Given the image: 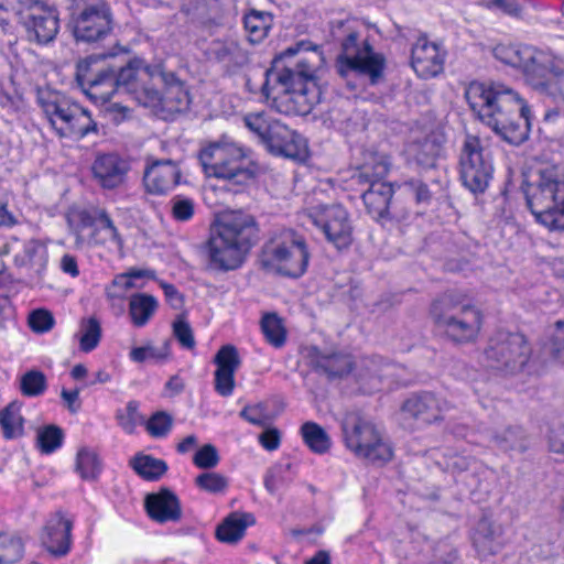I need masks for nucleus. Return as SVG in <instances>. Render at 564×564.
<instances>
[{"mask_svg": "<svg viewBox=\"0 0 564 564\" xmlns=\"http://www.w3.org/2000/svg\"><path fill=\"white\" fill-rule=\"evenodd\" d=\"M323 62V53L310 42L301 41L285 48L264 72L262 95L280 113L308 115L321 99L316 72Z\"/></svg>", "mask_w": 564, "mask_h": 564, "instance_id": "1", "label": "nucleus"}, {"mask_svg": "<svg viewBox=\"0 0 564 564\" xmlns=\"http://www.w3.org/2000/svg\"><path fill=\"white\" fill-rule=\"evenodd\" d=\"M105 55H89L78 62L76 79L94 99L108 101L113 94L131 95L145 106L158 100L156 78L162 64L150 65L142 57L134 56L117 66L106 62Z\"/></svg>", "mask_w": 564, "mask_h": 564, "instance_id": "2", "label": "nucleus"}, {"mask_svg": "<svg viewBox=\"0 0 564 564\" xmlns=\"http://www.w3.org/2000/svg\"><path fill=\"white\" fill-rule=\"evenodd\" d=\"M465 98L477 118L510 144L529 138V108L520 95L501 83L471 82Z\"/></svg>", "mask_w": 564, "mask_h": 564, "instance_id": "3", "label": "nucleus"}, {"mask_svg": "<svg viewBox=\"0 0 564 564\" xmlns=\"http://www.w3.org/2000/svg\"><path fill=\"white\" fill-rule=\"evenodd\" d=\"M259 226L254 217L242 210H232L223 216L216 235L208 240L210 264L223 271L241 265L245 256L259 240Z\"/></svg>", "mask_w": 564, "mask_h": 564, "instance_id": "4", "label": "nucleus"}, {"mask_svg": "<svg viewBox=\"0 0 564 564\" xmlns=\"http://www.w3.org/2000/svg\"><path fill=\"white\" fill-rule=\"evenodd\" d=\"M527 206L550 230L564 231V166L547 165L522 184Z\"/></svg>", "mask_w": 564, "mask_h": 564, "instance_id": "5", "label": "nucleus"}, {"mask_svg": "<svg viewBox=\"0 0 564 564\" xmlns=\"http://www.w3.org/2000/svg\"><path fill=\"white\" fill-rule=\"evenodd\" d=\"M431 316L437 329L455 344L476 340L482 325L478 308L453 293L446 292L431 305Z\"/></svg>", "mask_w": 564, "mask_h": 564, "instance_id": "6", "label": "nucleus"}, {"mask_svg": "<svg viewBox=\"0 0 564 564\" xmlns=\"http://www.w3.org/2000/svg\"><path fill=\"white\" fill-rule=\"evenodd\" d=\"M199 161L205 173L224 180V189L232 194L243 193L256 177L253 165L234 144H210L200 151Z\"/></svg>", "mask_w": 564, "mask_h": 564, "instance_id": "7", "label": "nucleus"}, {"mask_svg": "<svg viewBox=\"0 0 564 564\" xmlns=\"http://www.w3.org/2000/svg\"><path fill=\"white\" fill-rule=\"evenodd\" d=\"M310 257L304 237L294 230L284 229L264 242L260 263L269 272L297 279L306 272Z\"/></svg>", "mask_w": 564, "mask_h": 564, "instance_id": "8", "label": "nucleus"}, {"mask_svg": "<svg viewBox=\"0 0 564 564\" xmlns=\"http://www.w3.org/2000/svg\"><path fill=\"white\" fill-rule=\"evenodd\" d=\"M37 102L61 138L82 139L96 130L89 112L59 91L40 88Z\"/></svg>", "mask_w": 564, "mask_h": 564, "instance_id": "9", "label": "nucleus"}, {"mask_svg": "<svg viewBox=\"0 0 564 564\" xmlns=\"http://www.w3.org/2000/svg\"><path fill=\"white\" fill-rule=\"evenodd\" d=\"M386 67L384 55L376 52L368 40L360 41L358 32L351 31L343 39L335 61V69L340 77L356 74L377 85L383 79Z\"/></svg>", "mask_w": 564, "mask_h": 564, "instance_id": "10", "label": "nucleus"}, {"mask_svg": "<svg viewBox=\"0 0 564 564\" xmlns=\"http://www.w3.org/2000/svg\"><path fill=\"white\" fill-rule=\"evenodd\" d=\"M243 122L270 153L289 159H302L305 155L303 138L279 119L261 111L247 113Z\"/></svg>", "mask_w": 564, "mask_h": 564, "instance_id": "11", "label": "nucleus"}, {"mask_svg": "<svg viewBox=\"0 0 564 564\" xmlns=\"http://www.w3.org/2000/svg\"><path fill=\"white\" fill-rule=\"evenodd\" d=\"M340 426L347 448L356 456L380 464L391 459V446L383 441L376 425L358 412L346 413Z\"/></svg>", "mask_w": 564, "mask_h": 564, "instance_id": "12", "label": "nucleus"}, {"mask_svg": "<svg viewBox=\"0 0 564 564\" xmlns=\"http://www.w3.org/2000/svg\"><path fill=\"white\" fill-rule=\"evenodd\" d=\"M532 354L524 335L498 330L487 343L482 362L487 368L505 375H514L523 370Z\"/></svg>", "mask_w": 564, "mask_h": 564, "instance_id": "13", "label": "nucleus"}, {"mask_svg": "<svg viewBox=\"0 0 564 564\" xmlns=\"http://www.w3.org/2000/svg\"><path fill=\"white\" fill-rule=\"evenodd\" d=\"M116 25L107 0H83L72 13L69 26L77 43H98L108 37Z\"/></svg>", "mask_w": 564, "mask_h": 564, "instance_id": "14", "label": "nucleus"}, {"mask_svg": "<svg viewBox=\"0 0 564 564\" xmlns=\"http://www.w3.org/2000/svg\"><path fill=\"white\" fill-rule=\"evenodd\" d=\"M389 166L382 156L370 154L355 176L359 184H368L369 187L362 193V200L367 212L376 220L392 218L390 202L393 196L391 184L383 182Z\"/></svg>", "mask_w": 564, "mask_h": 564, "instance_id": "15", "label": "nucleus"}, {"mask_svg": "<svg viewBox=\"0 0 564 564\" xmlns=\"http://www.w3.org/2000/svg\"><path fill=\"white\" fill-rule=\"evenodd\" d=\"M18 23L23 28L30 43H52L59 31V12L42 0H18Z\"/></svg>", "mask_w": 564, "mask_h": 564, "instance_id": "16", "label": "nucleus"}, {"mask_svg": "<svg viewBox=\"0 0 564 564\" xmlns=\"http://www.w3.org/2000/svg\"><path fill=\"white\" fill-rule=\"evenodd\" d=\"M494 164L490 151L479 138L466 135L459 154V176L463 185L473 194H482L492 180Z\"/></svg>", "mask_w": 564, "mask_h": 564, "instance_id": "17", "label": "nucleus"}, {"mask_svg": "<svg viewBox=\"0 0 564 564\" xmlns=\"http://www.w3.org/2000/svg\"><path fill=\"white\" fill-rule=\"evenodd\" d=\"M524 54V63L520 68L523 70L527 82L546 96H553L558 104L564 106V90L557 80L550 77L551 75L560 77L564 74V70L555 65L554 57L532 46Z\"/></svg>", "mask_w": 564, "mask_h": 564, "instance_id": "18", "label": "nucleus"}, {"mask_svg": "<svg viewBox=\"0 0 564 564\" xmlns=\"http://www.w3.org/2000/svg\"><path fill=\"white\" fill-rule=\"evenodd\" d=\"M449 409L451 404L445 399L423 391L413 393L403 401L400 415L403 424L421 427L443 421Z\"/></svg>", "mask_w": 564, "mask_h": 564, "instance_id": "19", "label": "nucleus"}, {"mask_svg": "<svg viewBox=\"0 0 564 564\" xmlns=\"http://www.w3.org/2000/svg\"><path fill=\"white\" fill-rule=\"evenodd\" d=\"M313 223L337 250L347 249L351 245L352 226L349 220V214L343 206L330 205L323 207L314 215Z\"/></svg>", "mask_w": 564, "mask_h": 564, "instance_id": "20", "label": "nucleus"}, {"mask_svg": "<svg viewBox=\"0 0 564 564\" xmlns=\"http://www.w3.org/2000/svg\"><path fill=\"white\" fill-rule=\"evenodd\" d=\"M158 100L150 107H160L170 115L185 112L191 105L188 90L183 80L174 72L166 70L162 66L156 78ZM149 107V105H145Z\"/></svg>", "mask_w": 564, "mask_h": 564, "instance_id": "21", "label": "nucleus"}, {"mask_svg": "<svg viewBox=\"0 0 564 564\" xmlns=\"http://www.w3.org/2000/svg\"><path fill=\"white\" fill-rule=\"evenodd\" d=\"M73 521L58 510L46 520L41 535V544L55 557L68 554L72 545Z\"/></svg>", "mask_w": 564, "mask_h": 564, "instance_id": "22", "label": "nucleus"}, {"mask_svg": "<svg viewBox=\"0 0 564 564\" xmlns=\"http://www.w3.org/2000/svg\"><path fill=\"white\" fill-rule=\"evenodd\" d=\"M444 53L436 43L421 36L411 50V66L424 79L433 78L444 69Z\"/></svg>", "mask_w": 564, "mask_h": 564, "instance_id": "23", "label": "nucleus"}, {"mask_svg": "<svg viewBox=\"0 0 564 564\" xmlns=\"http://www.w3.org/2000/svg\"><path fill=\"white\" fill-rule=\"evenodd\" d=\"M91 171L94 178L105 189H115L124 184L130 164L127 160L115 153L96 156Z\"/></svg>", "mask_w": 564, "mask_h": 564, "instance_id": "24", "label": "nucleus"}, {"mask_svg": "<svg viewBox=\"0 0 564 564\" xmlns=\"http://www.w3.org/2000/svg\"><path fill=\"white\" fill-rule=\"evenodd\" d=\"M205 55L209 61L221 64L228 74H235L250 62L248 51L234 40H213Z\"/></svg>", "mask_w": 564, "mask_h": 564, "instance_id": "25", "label": "nucleus"}, {"mask_svg": "<svg viewBox=\"0 0 564 564\" xmlns=\"http://www.w3.org/2000/svg\"><path fill=\"white\" fill-rule=\"evenodd\" d=\"M181 178V170L175 161L155 160L150 163L143 175L145 188L151 194L161 195L174 186H176Z\"/></svg>", "mask_w": 564, "mask_h": 564, "instance_id": "26", "label": "nucleus"}, {"mask_svg": "<svg viewBox=\"0 0 564 564\" xmlns=\"http://www.w3.org/2000/svg\"><path fill=\"white\" fill-rule=\"evenodd\" d=\"M144 508L149 517L158 523L176 522L182 518L181 501L169 488L147 495Z\"/></svg>", "mask_w": 564, "mask_h": 564, "instance_id": "27", "label": "nucleus"}, {"mask_svg": "<svg viewBox=\"0 0 564 564\" xmlns=\"http://www.w3.org/2000/svg\"><path fill=\"white\" fill-rule=\"evenodd\" d=\"M314 369L329 379L340 378L352 370V360L349 355L334 352L326 355L314 348L311 355Z\"/></svg>", "mask_w": 564, "mask_h": 564, "instance_id": "28", "label": "nucleus"}, {"mask_svg": "<svg viewBox=\"0 0 564 564\" xmlns=\"http://www.w3.org/2000/svg\"><path fill=\"white\" fill-rule=\"evenodd\" d=\"M444 142L445 138L442 133L432 131L422 138L414 139L410 144V152L420 165L431 167L441 155Z\"/></svg>", "mask_w": 564, "mask_h": 564, "instance_id": "29", "label": "nucleus"}, {"mask_svg": "<svg viewBox=\"0 0 564 564\" xmlns=\"http://www.w3.org/2000/svg\"><path fill=\"white\" fill-rule=\"evenodd\" d=\"M89 225L94 227L90 240H93L95 245L113 242L119 249H122L123 239L105 209H97L94 220L90 221Z\"/></svg>", "mask_w": 564, "mask_h": 564, "instance_id": "30", "label": "nucleus"}, {"mask_svg": "<svg viewBox=\"0 0 564 564\" xmlns=\"http://www.w3.org/2000/svg\"><path fill=\"white\" fill-rule=\"evenodd\" d=\"M252 523V514L234 512L217 527L216 538L224 543H237L243 538L247 527Z\"/></svg>", "mask_w": 564, "mask_h": 564, "instance_id": "31", "label": "nucleus"}, {"mask_svg": "<svg viewBox=\"0 0 564 564\" xmlns=\"http://www.w3.org/2000/svg\"><path fill=\"white\" fill-rule=\"evenodd\" d=\"M473 541L482 557L498 553L503 545L500 529L485 520L479 522Z\"/></svg>", "mask_w": 564, "mask_h": 564, "instance_id": "32", "label": "nucleus"}, {"mask_svg": "<svg viewBox=\"0 0 564 564\" xmlns=\"http://www.w3.org/2000/svg\"><path fill=\"white\" fill-rule=\"evenodd\" d=\"M159 303L153 295L135 293L129 299V315L135 327H143L154 315Z\"/></svg>", "mask_w": 564, "mask_h": 564, "instance_id": "33", "label": "nucleus"}, {"mask_svg": "<svg viewBox=\"0 0 564 564\" xmlns=\"http://www.w3.org/2000/svg\"><path fill=\"white\" fill-rule=\"evenodd\" d=\"M14 261L21 267L30 265L41 280L47 263V250L40 241L29 240L23 247V252L14 257Z\"/></svg>", "mask_w": 564, "mask_h": 564, "instance_id": "34", "label": "nucleus"}, {"mask_svg": "<svg viewBox=\"0 0 564 564\" xmlns=\"http://www.w3.org/2000/svg\"><path fill=\"white\" fill-rule=\"evenodd\" d=\"M129 466L138 476L148 481H156L167 471V464L163 459L143 453L134 455L130 459Z\"/></svg>", "mask_w": 564, "mask_h": 564, "instance_id": "35", "label": "nucleus"}, {"mask_svg": "<svg viewBox=\"0 0 564 564\" xmlns=\"http://www.w3.org/2000/svg\"><path fill=\"white\" fill-rule=\"evenodd\" d=\"M23 423L20 402L12 401L0 411V426L4 438L12 440L22 436Z\"/></svg>", "mask_w": 564, "mask_h": 564, "instance_id": "36", "label": "nucleus"}, {"mask_svg": "<svg viewBox=\"0 0 564 564\" xmlns=\"http://www.w3.org/2000/svg\"><path fill=\"white\" fill-rule=\"evenodd\" d=\"M492 443L503 452L523 453L528 448L525 433L520 426H508L496 432Z\"/></svg>", "mask_w": 564, "mask_h": 564, "instance_id": "37", "label": "nucleus"}, {"mask_svg": "<svg viewBox=\"0 0 564 564\" xmlns=\"http://www.w3.org/2000/svg\"><path fill=\"white\" fill-rule=\"evenodd\" d=\"M304 443L316 454H324L330 448V438L326 431L315 422H305L301 426Z\"/></svg>", "mask_w": 564, "mask_h": 564, "instance_id": "38", "label": "nucleus"}, {"mask_svg": "<svg viewBox=\"0 0 564 564\" xmlns=\"http://www.w3.org/2000/svg\"><path fill=\"white\" fill-rule=\"evenodd\" d=\"M271 14L252 10L246 14L243 24L246 31L249 33V41L252 44L260 43L267 37L271 28Z\"/></svg>", "mask_w": 564, "mask_h": 564, "instance_id": "39", "label": "nucleus"}, {"mask_svg": "<svg viewBox=\"0 0 564 564\" xmlns=\"http://www.w3.org/2000/svg\"><path fill=\"white\" fill-rule=\"evenodd\" d=\"M76 471L84 480H96L101 471V462L96 452L82 447L76 455Z\"/></svg>", "mask_w": 564, "mask_h": 564, "instance_id": "40", "label": "nucleus"}, {"mask_svg": "<svg viewBox=\"0 0 564 564\" xmlns=\"http://www.w3.org/2000/svg\"><path fill=\"white\" fill-rule=\"evenodd\" d=\"M24 553L22 539L15 534L0 532V564H14Z\"/></svg>", "mask_w": 564, "mask_h": 564, "instance_id": "41", "label": "nucleus"}, {"mask_svg": "<svg viewBox=\"0 0 564 564\" xmlns=\"http://www.w3.org/2000/svg\"><path fill=\"white\" fill-rule=\"evenodd\" d=\"M261 330L269 344L280 348L285 344L286 330L276 313H267L261 319Z\"/></svg>", "mask_w": 564, "mask_h": 564, "instance_id": "42", "label": "nucleus"}, {"mask_svg": "<svg viewBox=\"0 0 564 564\" xmlns=\"http://www.w3.org/2000/svg\"><path fill=\"white\" fill-rule=\"evenodd\" d=\"M291 468V463H280L270 468L264 478L265 489L274 495L280 489L289 486L293 480Z\"/></svg>", "mask_w": 564, "mask_h": 564, "instance_id": "43", "label": "nucleus"}, {"mask_svg": "<svg viewBox=\"0 0 564 564\" xmlns=\"http://www.w3.org/2000/svg\"><path fill=\"white\" fill-rule=\"evenodd\" d=\"M170 355V341H165L161 348L148 343L140 347H133L129 357L133 362L142 364L145 361H164Z\"/></svg>", "mask_w": 564, "mask_h": 564, "instance_id": "44", "label": "nucleus"}, {"mask_svg": "<svg viewBox=\"0 0 564 564\" xmlns=\"http://www.w3.org/2000/svg\"><path fill=\"white\" fill-rule=\"evenodd\" d=\"M64 433L57 425L40 427L36 434V445L43 454H51L63 444Z\"/></svg>", "mask_w": 564, "mask_h": 564, "instance_id": "45", "label": "nucleus"}, {"mask_svg": "<svg viewBox=\"0 0 564 564\" xmlns=\"http://www.w3.org/2000/svg\"><path fill=\"white\" fill-rule=\"evenodd\" d=\"M529 48L530 46L528 45L498 44L492 53L501 63L520 68L524 63V52L529 51Z\"/></svg>", "mask_w": 564, "mask_h": 564, "instance_id": "46", "label": "nucleus"}, {"mask_svg": "<svg viewBox=\"0 0 564 564\" xmlns=\"http://www.w3.org/2000/svg\"><path fill=\"white\" fill-rule=\"evenodd\" d=\"M349 101L340 100L335 104L332 109L328 111V119L332 123L339 128L344 129L347 132L354 131L358 128V115H352L347 112V108L349 107Z\"/></svg>", "mask_w": 564, "mask_h": 564, "instance_id": "47", "label": "nucleus"}, {"mask_svg": "<svg viewBox=\"0 0 564 564\" xmlns=\"http://www.w3.org/2000/svg\"><path fill=\"white\" fill-rule=\"evenodd\" d=\"M47 381L40 370H29L20 379V391L25 397H39L45 392Z\"/></svg>", "mask_w": 564, "mask_h": 564, "instance_id": "48", "label": "nucleus"}, {"mask_svg": "<svg viewBox=\"0 0 564 564\" xmlns=\"http://www.w3.org/2000/svg\"><path fill=\"white\" fill-rule=\"evenodd\" d=\"M183 11L200 22L214 21L218 17V1L195 0L192 4H184Z\"/></svg>", "mask_w": 564, "mask_h": 564, "instance_id": "49", "label": "nucleus"}, {"mask_svg": "<svg viewBox=\"0 0 564 564\" xmlns=\"http://www.w3.org/2000/svg\"><path fill=\"white\" fill-rule=\"evenodd\" d=\"M82 336L79 338L80 349L84 352L94 350L101 338L100 323L95 317H89L82 322Z\"/></svg>", "mask_w": 564, "mask_h": 564, "instance_id": "50", "label": "nucleus"}, {"mask_svg": "<svg viewBox=\"0 0 564 564\" xmlns=\"http://www.w3.org/2000/svg\"><path fill=\"white\" fill-rule=\"evenodd\" d=\"M194 484L200 490L209 494H220L227 489L228 479L218 473L205 471L195 478Z\"/></svg>", "mask_w": 564, "mask_h": 564, "instance_id": "51", "label": "nucleus"}, {"mask_svg": "<svg viewBox=\"0 0 564 564\" xmlns=\"http://www.w3.org/2000/svg\"><path fill=\"white\" fill-rule=\"evenodd\" d=\"M214 362L217 365L216 370L235 373L241 361L237 348L232 345H225L216 354Z\"/></svg>", "mask_w": 564, "mask_h": 564, "instance_id": "52", "label": "nucleus"}, {"mask_svg": "<svg viewBox=\"0 0 564 564\" xmlns=\"http://www.w3.org/2000/svg\"><path fill=\"white\" fill-rule=\"evenodd\" d=\"M544 349L554 359L564 364V321L554 324Z\"/></svg>", "mask_w": 564, "mask_h": 564, "instance_id": "53", "label": "nucleus"}, {"mask_svg": "<svg viewBox=\"0 0 564 564\" xmlns=\"http://www.w3.org/2000/svg\"><path fill=\"white\" fill-rule=\"evenodd\" d=\"M170 204L172 217L176 221H188L194 216L195 203L192 198L176 195Z\"/></svg>", "mask_w": 564, "mask_h": 564, "instance_id": "54", "label": "nucleus"}, {"mask_svg": "<svg viewBox=\"0 0 564 564\" xmlns=\"http://www.w3.org/2000/svg\"><path fill=\"white\" fill-rule=\"evenodd\" d=\"M28 323L34 333L44 334L54 327L55 319L50 311L37 308L29 314Z\"/></svg>", "mask_w": 564, "mask_h": 564, "instance_id": "55", "label": "nucleus"}, {"mask_svg": "<svg viewBox=\"0 0 564 564\" xmlns=\"http://www.w3.org/2000/svg\"><path fill=\"white\" fill-rule=\"evenodd\" d=\"M173 335L185 349H193L196 345L193 329L183 315L173 322Z\"/></svg>", "mask_w": 564, "mask_h": 564, "instance_id": "56", "label": "nucleus"}, {"mask_svg": "<svg viewBox=\"0 0 564 564\" xmlns=\"http://www.w3.org/2000/svg\"><path fill=\"white\" fill-rule=\"evenodd\" d=\"M173 419L166 412L154 413L147 422V431L153 437H163L172 429Z\"/></svg>", "mask_w": 564, "mask_h": 564, "instance_id": "57", "label": "nucleus"}, {"mask_svg": "<svg viewBox=\"0 0 564 564\" xmlns=\"http://www.w3.org/2000/svg\"><path fill=\"white\" fill-rule=\"evenodd\" d=\"M220 460L217 448L212 444L202 446L194 455L193 463L202 469H212Z\"/></svg>", "mask_w": 564, "mask_h": 564, "instance_id": "58", "label": "nucleus"}, {"mask_svg": "<svg viewBox=\"0 0 564 564\" xmlns=\"http://www.w3.org/2000/svg\"><path fill=\"white\" fill-rule=\"evenodd\" d=\"M139 404L137 401H129L126 411L117 412L118 424L123 429L124 432L131 434L135 430L138 421L141 419L138 412Z\"/></svg>", "mask_w": 564, "mask_h": 564, "instance_id": "59", "label": "nucleus"}, {"mask_svg": "<svg viewBox=\"0 0 564 564\" xmlns=\"http://www.w3.org/2000/svg\"><path fill=\"white\" fill-rule=\"evenodd\" d=\"M240 416L249 423L261 427H267L269 423V416L262 403L245 406L240 412Z\"/></svg>", "mask_w": 564, "mask_h": 564, "instance_id": "60", "label": "nucleus"}, {"mask_svg": "<svg viewBox=\"0 0 564 564\" xmlns=\"http://www.w3.org/2000/svg\"><path fill=\"white\" fill-rule=\"evenodd\" d=\"M235 388V373L215 371V390L223 397L231 395Z\"/></svg>", "mask_w": 564, "mask_h": 564, "instance_id": "61", "label": "nucleus"}, {"mask_svg": "<svg viewBox=\"0 0 564 564\" xmlns=\"http://www.w3.org/2000/svg\"><path fill=\"white\" fill-rule=\"evenodd\" d=\"M364 367L369 376L382 379L390 375L387 370L391 368V365L383 362L380 357H371L364 360Z\"/></svg>", "mask_w": 564, "mask_h": 564, "instance_id": "62", "label": "nucleus"}, {"mask_svg": "<svg viewBox=\"0 0 564 564\" xmlns=\"http://www.w3.org/2000/svg\"><path fill=\"white\" fill-rule=\"evenodd\" d=\"M405 185L413 193L417 204H430L432 199V193L425 183L420 180H410L405 183Z\"/></svg>", "mask_w": 564, "mask_h": 564, "instance_id": "63", "label": "nucleus"}, {"mask_svg": "<svg viewBox=\"0 0 564 564\" xmlns=\"http://www.w3.org/2000/svg\"><path fill=\"white\" fill-rule=\"evenodd\" d=\"M260 444L268 451H274L279 447L281 441V434L275 427H267L259 435Z\"/></svg>", "mask_w": 564, "mask_h": 564, "instance_id": "64", "label": "nucleus"}]
</instances>
